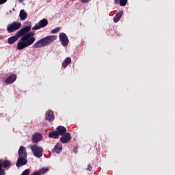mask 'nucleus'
<instances>
[{"label": "nucleus", "instance_id": "obj_1", "mask_svg": "<svg viewBox=\"0 0 175 175\" xmlns=\"http://www.w3.org/2000/svg\"><path fill=\"white\" fill-rule=\"evenodd\" d=\"M34 35V31H31L29 33L27 32L23 35L17 43V49L18 50H24L26 47L32 46V44L35 43V40H36L35 37H33Z\"/></svg>", "mask_w": 175, "mask_h": 175}, {"label": "nucleus", "instance_id": "obj_2", "mask_svg": "<svg viewBox=\"0 0 175 175\" xmlns=\"http://www.w3.org/2000/svg\"><path fill=\"white\" fill-rule=\"evenodd\" d=\"M54 40H57V36H47L40 40H39L37 42H36L33 47L34 49H40L41 47H46V46H49L51 43H53Z\"/></svg>", "mask_w": 175, "mask_h": 175}, {"label": "nucleus", "instance_id": "obj_3", "mask_svg": "<svg viewBox=\"0 0 175 175\" xmlns=\"http://www.w3.org/2000/svg\"><path fill=\"white\" fill-rule=\"evenodd\" d=\"M31 31V26H26L23 29L19 30L16 34L14 36H11L8 39V44H14L17 40H18V38H21V36H24L25 33H28Z\"/></svg>", "mask_w": 175, "mask_h": 175}, {"label": "nucleus", "instance_id": "obj_4", "mask_svg": "<svg viewBox=\"0 0 175 175\" xmlns=\"http://www.w3.org/2000/svg\"><path fill=\"white\" fill-rule=\"evenodd\" d=\"M29 148L34 157L36 158H42L43 157V148L38 144L29 145Z\"/></svg>", "mask_w": 175, "mask_h": 175}, {"label": "nucleus", "instance_id": "obj_5", "mask_svg": "<svg viewBox=\"0 0 175 175\" xmlns=\"http://www.w3.org/2000/svg\"><path fill=\"white\" fill-rule=\"evenodd\" d=\"M12 167V162L10 160L0 159V175H6L3 169H10Z\"/></svg>", "mask_w": 175, "mask_h": 175}, {"label": "nucleus", "instance_id": "obj_6", "mask_svg": "<svg viewBox=\"0 0 175 175\" xmlns=\"http://www.w3.org/2000/svg\"><path fill=\"white\" fill-rule=\"evenodd\" d=\"M20 28H21V23H16V21L7 25V31L8 33H12V32H14V31L20 29Z\"/></svg>", "mask_w": 175, "mask_h": 175}, {"label": "nucleus", "instance_id": "obj_7", "mask_svg": "<svg viewBox=\"0 0 175 175\" xmlns=\"http://www.w3.org/2000/svg\"><path fill=\"white\" fill-rule=\"evenodd\" d=\"M49 25V21L47 19H42L38 22V24H36L34 27H32L33 31H38V29H40V28H44V27H47Z\"/></svg>", "mask_w": 175, "mask_h": 175}, {"label": "nucleus", "instance_id": "obj_8", "mask_svg": "<svg viewBox=\"0 0 175 175\" xmlns=\"http://www.w3.org/2000/svg\"><path fill=\"white\" fill-rule=\"evenodd\" d=\"M59 40L62 43V45L64 46V47H66L68 44H69V38H68V36L65 33H62L59 36Z\"/></svg>", "mask_w": 175, "mask_h": 175}, {"label": "nucleus", "instance_id": "obj_9", "mask_svg": "<svg viewBox=\"0 0 175 175\" xmlns=\"http://www.w3.org/2000/svg\"><path fill=\"white\" fill-rule=\"evenodd\" d=\"M27 157H19L16 162V167H21L24 165L28 163V160H27Z\"/></svg>", "mask_w": 175, "mask_h": 175}, {"label": "nucleus", "instance_id": "obj_10", "mask_svg": "<svg viewBox=\"0 0 175 175\" xmlns=\"http://www.w3.org/2000/svg\"><path fill=\"white\" fill-rule=\"evenodd\" d=\"M59 140L63 144H66V143H69L70 140H72V136L70 133H66L60 137Z\"/></svg>", "mask_w": 175, "mask_h": 175}, {"label": "nucleus", "instance_id": "obj_11", "mask_svg": "<svg viewBox=\"0 0 175 175\" xmlns=\"http://www.w3.org/2000/svg\"><path fill=\"white\" fill-rule=\"evenodd\" d=\"M16 79L17 75L16 74H12L5 79L4 83H5V84H13V83H14V81Z\"/></svg>", "mask_w": 175, "mask_h": 175}, {"label": "nucleus", "instance_id": "obj_12", "mask_svg": "<svg viewBox=\"0 0 175 175\" xmlns=\"http://www.w3.org/2000/svg\"><path fill=\"white\" fill-rule=\"evenodd\" d=\"M45 120L49 122H53L54 121V112L51 110L47 111L45 114Z\"/></svg>", "mask_w": 175, "mask_h": 175}, {"label": "nucleus", "instance_id": "obj_13", "mask_svg": "<svg viewBox=\"0 0 175 175\" xmlns=\"http://www.w3.org/2000/svg\"><path fill=\"white\" fill-rule=\"evenodd\" d=\"M43 139V135L40 134V133H36L33 134L32 137L33 143H39L40 140Z\"/></svg>", "mask_w": 175, "mask_h": 175}, {"label": "nucleus", "instance_id": "obj_14", "mask_svg": "<svg viewBox=\"0 0 175 175\" xmlns=\"http://www.w3.org/2000/svg\"><path fill=\"white\" fill-rule=\"evenodd\" d=\"M18 154L19 155V157H28V155L27 154V149L25 148V147L21 146L20 148H19V150L18 151Z\"/></svg>", "mask_w": 175, "mask_h": 175}, {"label": "nucleus", "instance_id": "obj_15", "mask_svg": "<svg viewBox=\"0 0 175 175\" xmlns=\"http://www.w3.org/2000/svg\"><path fill=\"white\" fill-rule=\"evenodd\" d=\"M56 129V131H57L58 135H60V136H64L66 133V128L64 126H59Z\"/></svg>", "mask_w": 175, "mask_h": 175}, {"label": "nucleus", "instance_id": "obj_16", "mask_svg": "<svg viewBox=\"0 0 175 175\" xmlns=\"http://www.w3.org/2000/svg\"><path fill=\"white\" fill-rule=\"evenodd\" d=\"M19 17L21 21H24V20H26V18L28 17V14L25 12V10H21L19 13Z\"/></svg>", "mask_w": 175, "mask_h": 175}, {"label": "nucleus", "instance_id": "obj_17", "mask_svg": "<svg viewBox=\"0 0 175 175\" xmlns=\"http://www.w3.org/2000/svg\"><path fill=\"white\" fill-rule=\"evenodd\" d=\"M49 137H51L52 139H58L59 137V134H58L57 131H51L49 133Z\"/></svg>", "mask_w": 175, "mask_h": 175}, {"label": "nucleus", "instance_id": "obj_18", "mask_svg": "<svg viewBox=\"0 0 175 175\" xmlns=\"http://www.w3.org/2000/svg\"><path fill=\"white\" fill-rule=\"evenodd\" d=\"M62 151V145L59 143L56 144L54 147V152H57V154H59Z\"/></svg>", "mask_w": 175, "mask_h": 175}, {"label": "nucleus", "instance_id": "obj_19", "mask_svg": "<svg viewBox=\"0 0 175 175\" xmlns=\"http://www.w3.org/2000/svg\"><path fill=\"white\" fill-rule=\"evenodd\" d=\"M122 17V12H120L113 18V23H118L120 19Z\"/></svg>", "mask_w": 175, "mask_h": 175}, {"label": "nucleus", "instance_id": "obj_20", "mask_svg": "<svg viewBox=\"0 0 175 175\" xmlns=\"http://www.w3.org/2000/svg\"><path fill=\"white\" fill-rule=\"evenodd\" d=\"M70 62H72V59H70V57H66L65 61L62 63L63 68H66Z\"/></svg>", "mask_w": 175, "mask_h": 175}, {"label": "nucleus", "instance_id": "obj_21", "mask_svg": "<svg viewBox=\"0 0 175 175\" xmlns=\"http://www.w3.org/2000/svg\"><path fill=\"white\" fill-rule=\"evenodd\" d=\"M40 174H46L49 172V168H42L38 170Z\"/></svg>", "mask_w": 175, "mask_h": 175}, {"label": "nucleus", "instance_id": "obj_22", "mask_svg": "<svg viewBox=\"0 0 175 175\" xmlns=\"http://www.w3.org/2000/svg\"><path fill=\"white\" fill-rule=\"evenodd\" d=\"M126 3H128V0H120L119 5L120 6H126Z\"/></svg>", "mask_w": 175, "mask_h": 175}, {"label": "nucleus", "instance_id": "obj_23", "mask_svg": "<svg viewBox=\"0 0 175 175\" xmlns=\"http://www.w3.org/2000/svg\"><path fill=\"white\" fill-rule=\"evenodd\" d=\"M61 31V27H57L51 31V33H57Z\"/></svg>", "mask_w": 175, "mask_h": 175}, {"label": "nucleus", "instance_id": "obj_24", "mask_svg": "<svg viewBox=\"0 0 175 175\" xmlns=\"http://www.w3.org/2000/svg\"><path fill=\"white\" fill-rule=\"evenodd\" d=\"M30 172L31 170L27 169L25 171H23L21 175H29Z\"/></svg>", "mask_w": 175, "mask_h": 175}, {"label": "nucleus", "instance_id": "obj_25", "mask_svg": "<svg viewBox=\"0 0 175 175\" xmlns=\"http://www.w3.org/2000/svg\"><path fill=\"white\" fill-rule=\"evenodd\" d=\"M86 170H89V172H91V170H92V167L91 166V165L88 164Z\"/></svg>", "mask_w": 175, "mask_h": 175}, {"label": "nucleus", "instance_id": "obj_26", "mask_svg": "<svg viewBox=\"0 0 175 175\" xmlns=\"http://www.w3.org/2000/svg\"><path fill=\"white\" fill-rule=\"evenodd\" d=\"M8 0H0V5H3V3H6Z\"/></svg>", "mask_w": 175, "mask_h": 175}, {"label": "nucleus", "instance_id": "obj_27", "mask_svg": "<svg viewBox=\"0 0 175 175\" xmlns=\"http://www.w3.org/2000/svg\"><path fill=\"white\" fill-rule=\"evenodd\" d=\"M90 1H91V0H81V2L82 3H88V2H90Z\"/></svg>", "mask_w": 175, "mask_h": 175}, {"label": "nucleus", "instance_id": "obj_28", "mask_svg": "<svg viewBox=\"0 0 175 175\" xmlns=\"http://www.w3.org/2000/svg\"><path fill=\"white\" fill-rule=\"evenodd\" d=\"M31 175H42V174H40V172L37 171V172H34L33 174H31Z\"/></svg>", "mask_w": 175, "mask_h": 175}, {"label": "nucleus", "instance_id": "obj_29", "mask_svg": "<svg viewBox=\"0 0 175 175\" xmlns=\"http://www.w3.org/2000/svg\"><path fill=\"white\" fill-rule=\"evenodd\" d=\"M120 0H114V2L116 5H120Z\"/></svg>", "mask_w": 175, "mask_h": 175}, {"label": "nucleus", "instance_id": "obj_30", "mask_svg": "<svg viewBox=\"0 0 175 175\" xmlns=\"http://www.w3.org/2000/svg\"><path fill=\"white\" fill-rule=\"evenodd\" d=\"M18 2H20V3H23V2H24V0H18Z\"/></svg>", "mask_w": 175, "mask_h": 175}, {"label": "nucleus", "instance_id": "obj_31", "mask_svg": "<svg viewBox=\"0 0 175 175\" xmlns=\"http://www.w3.org/2000/svg\"><path fill=\"white\" fill-rule=\"evenodd\" d=\"M74 152H75V154H77V150H75Z\"/></svg>", "mask_w": 175, "mask_h": 175}]
</instances>
